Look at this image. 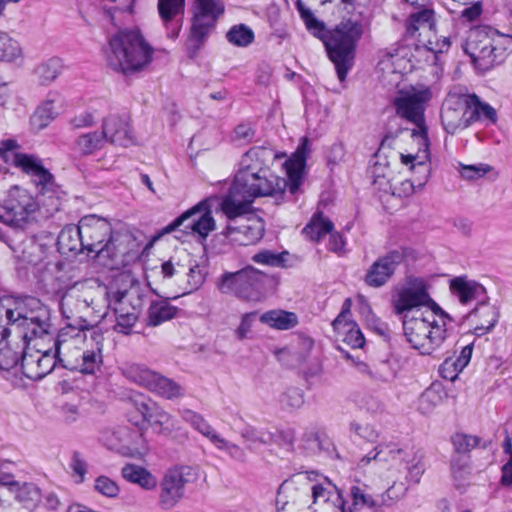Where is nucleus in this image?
<instances>
[{
	"mask_svg": "<svg viewBox=\"0 0 512 512\" xmlns=\"http://www.w3.org/2000/svg\"><path fill=\"white\" fill-rule=\"evenodd\" d=\"M350 307L351 300L346 299L342 312L333 322V327L344 344L351 348H362L365 339L358 325L350 319Z\"/></svg>",
	"mask_w": 512,
	"mask_h": 512,
	"instance_id": "30",
	"label": "nucleus"
},
{
	"mask_svg": "<svg viewBox=\"0 0 512 512\" xmlns=\"http://www.w3.org/2000/svg\"><path fill=\"white\" fill-rule=\"evenodd\" d=\"M402 261L403 254L399 251H392L378 258L367 270L365 275L366 284L376 288L383 286Z\"/></svg>",
	"mask_w": 512,
	"mask_h": 512,
	"instance_id": "28",
	"label": "nucleus"
},
{
	"mask_svg": "<svg viewBox=\"0 0 512 512\" xmlns=\"http://www.w3.org/2000/svg\"><path fill=\"white\" fill-rule=\"evenodd\" d=\"M21 337L9 339V331L2 325L0 329V369L9 370L13 368L23 355L24 343Z\"/></svg>",
	"mask_w": 512,
	"mask_h": 512,
	"instance_id": "33",
	"label": "nucleus"
},
{
	"mask_svg": "<svg viewBox=\"0 0 512 512\" xmlns=\"http://www.w3.org/2000/svg\"><path fill=\"white\" fill-rule=\"evenodd\" d=\"M416 126L417 129L401 131L383 142L387 143L391 157L397 159L403 168L408 172L416 171L420 174L418 185L424 186L430 175L429 143L424 124Z\"/></svg>",
	"mask_w": 512,
	"mask_h": 512,
	"instance_id": "4",
	"label": "nucleus"
},
{
	"mask_svg": "<svg viewBox=\"0 0 512 512\" xmlns=\"http://www.w3.org/2000/svg\"><path fill=\"white\" fill-rule=\"evenodd\" d=\"M414 172L415 175L411 179L401 180V171H398L396 181L392 182L388 193L397 195L399 197L411 195L414 192L416 186L420 187L418 185V179H420V174L417 173L416 171Z\"/></svg>",
	"mask_w": 512,
	"mask_h": 512,
	"instance_id": "54",
	"label": "nucleus"
},
{
	"mask_svg": "<svg viewBox=\"0 0 512 512\" xmlns=\"http://www.w3.org/2000/svg\"><path fill=\"white\" fill-rule=\"evenodd\" d=\"M349 498L347 512H374L378 506L377 495L365 483L357 482L352 485L349 490Z\"/></svg>",
	"mask_w": 512,
	"mask_h": 512,
	"instance_id": "32",
	"label": "nucleus"
},
{
	"mask_svg": "<svg viewBox=\"0 0 512 512\" xmlns=\"http://www.w3.org/2000/svg\"><path fill=\"white\" fill-rule=\"evenodd\" d=\"M64 68L63 60L59 57H51L40 63L34 70L38 82L41 85H49L55 81Z\"/></svg>",
	"mask_w": 512,
	"mask_h": 512,
	"instance_id": "45",
	"label": "nucleus"
},
{
	"mask_svg": "<svg viewBox=\"0 0 512 512\" xmlns=\"http://www.w3.org/2000/svg\"><path fill=\"white\" fill-rule=\"evenodd\" d=\"M185 0H158V12L162 21L167 24L172 21L179 22L184 13Z\"/></svg>",
	"mask_w": 512,
	"mask_h": 512,
	"instance_id": "50",
	"label": "nucleus"
},
{
	"mask_svg": "<svg viewBox=\"0 0 512 512\" xmlns=\"http://www.w3.org/2000/svg\"><path fill=\"white\" fill-rule=\"evenodd\" d=\"M413 68L410 49L405 46L391 48L378 63L381 81L388 86H398L403 75Z\"/></svg>",
	"mask_w": 512,
	"mask_h": 512,
	"instance_id": "21",
	"label": "nucleus"
},
{
	"mask_svg": "<svg viewBox=\"0 0 512 512\" xmlns=\"http://www.w3.org/2000/svg\"><path fill=\"white\" fill-rule=\"evenodd\" d=\"M10 2L17 3L18 0H0V15ZM23 58L24 52L20 42L10 34L0 31V60L12 63Z\"/></svg>",
	"mask_w": 512,
	"mask_h": 512,
	"instance_id": "39",
	"label": "nucleus"
},
{
	"mask_svg": "<svg viewBox=\"0 0 512 512\" xmlns=\"http://www.w3.org/2000/svg\"><path fill=\"white\" fill-rule=\"evenodd\" d=\"M107 287L96 279L74 283L61 299V308L67 317L103 318L109 308Z\"/></svg>",
	"mask_w": 512,
	"mask_h": 512,
	"instance_id": "6",
	"label": "nucleus"
},
{
	"mask_svg": "<svg viewBox=\"0 0 512 512\" xmlns=\"http://www.w3.org/2000/svg\"><path fill=\"white\" fill-rule=\"evenodd\" d=\"M417 40V54L420 55L422 53H427L428 55L426 57V61L431 63H436L437 54L447 51L450 46L448 38H439L437 36L435 27L431 29V33H422L421 36L417 38Z\"/></svg>",
	"mask_w": 512,
	"mask_h": 512,
	"instance_id": "37",
	"label": "nucleus"
},
{
	"mask_svg": "<svg viewBox=\"0 0 512 512\" xmlns=\"http://www.w3.org/2000/svg\"><path fill=\"white\" fill-rule=\"evenodd\" d=\"M450 290L462 304H468L485 293V288L481 284L462 277L451 280Z\"/></svg>",
	"mask_w": 512,
	"mask_h": 512,
	"instance_id": "40",
	"label": "nucleus"
},
{
	"mask_svg": "<svg viewBox=\"0 0 512 512\" xmlns=\"http://www.w3.org/2000/svg\"><path fill=\"white\" fill-rule=\"evenodd\" d=\"M18 144L16 141L8 139L0 143V157L7 163H12L23 172L30 175L37 186L45 188L51 181V174L43 168L38 160L27 154L16 151Z\"/></svg>",
	"mask_w": 512,
	"mask_h": 512,
	"instance_id": "20",
	"label": "nucleus"
},
{
	"mask_svg": "<svg viewBox=\"0 0 512 512\" xmlns=\"http://www.w3.org/2000/svg\"><path fill=\"white\" fill-rule=\"evenodd\" d=\"M56 357V353L51 354L49 351H32L30 343H28L27 349L23 350L21 357L23 373L30 379H41L53 370L56 364Z\"/></svg>",
	"mask_w": 512,
	"mask_h": 512,
	"instance_id": "26",
	"label": "nucleus"
},
{
	"mask_svg": "<svg viewBox=\"0 0 512 512\" xmlns=\"http://www.w3.org/2000/svg\"><path fill=\"white\" fill-rule=\"evenodd\" d=\"M152 48L136 30H122L109 39L107 62L123 74L143 70L151 61Z\"/></svg>",
	"mask_w": 512,
	"mask_h": 512,
	"instance_id": "7",
	"label": "nucleus"
},
{
	"mask_svg": "<svg viewBox=\"0 0 512 512\" xmlns=\"http://www.w3.org/2000/svg\"><path fill=\"white\" fill-rule=\"evenodd\" d=\"M239 235L235 237L243 245L254 244L259 241L264 234V222L255 214H250L241 218V224L235 229Z\"/></svg>",
	"mask_w": 512,
	"mask_h": 512,
	"instance_id": "38",
	"label": "nucleus"
},
{
	"mask_svg": "<svg viewBox=\"0 0 512 512\" xmlns=\"http://www.w3.org/2000/svg\"><path fill=\"white\" fill-rule=\"evenodd\" d=\"M62 108V98L57 93H50L38 106L31 117V124L36 130L45 128Z\"/></svg>",
	"mask_w": 512,
	"mask_h": 512,
	"instance_id": "34",
	"label": "nucleus"
},
{
	"mask_svg": "<svg viewBox=\"0 0 512 512\" xmlns=\"http://www.w3.org/2000/svg\"><path fill=\"white\" fill-rule=\"evenodd\" d=\"M196 2L193 33L201 38L214 25L217 18L223 14L224 5L222 0H196Z\"/></svg>",
	"mask_w": 512,
	"mask_h": 512,
	"instance_id": "29",
	"label": "nucleus"
},
{
	"mask_svg": "<svg viewBox=\"0 0 512 512\" xmlns=\"http://www.w3.org/2000/svg\"><path fill=\"white\" fill-rule=\"evenodd\" d=\"M184 227L185 232L196 233L201 237H206L215 228V221L211 216L209 201H203L184 212L176 218L171 224L163 229V233H170L178 227Z\"/></svg>",
	"mask_w": 512,
	"mask_h": 512,
	"instance_id": "23",
	"label": "nucleus"
},
{
	"mask_svg": "<svg viewBox=\"0 0 512 512\" xmlns=\"http://www.w3.org/2000/svg\"><path fill=\"white\" fill-rule=\"evenodd\" d=\"M463 369L464 368H460V366H458L457 361L452 358H448L440 366V373L443 378L454 381L457 378L459 372H461Z\"/></svg>",
	"mask_w": 512,
	"mask_h": 512,
	"instance_id": "64",
	"label": "nucleus"
},
{
	"mask_svg": "<svg viewBox=\"0 0 512 512\" xmlns=\"http://www.w3.org/2000/svg\"><path fill=\"white\" fill-rule=\"evenodd\" d=\"M432 98L429 87L424 85L404 86L394 98L397 114L415 125L424 124V111Z\"/></svg>",
	"mask_w": 512,
	"mask_h": 512,
	"instance_id": "17",
	"label": "nucleus"
},
{
	"mask_svg": "<svg viewBox=\"0 0 512 512\" xmlns=\"http://www.w3.org/2000/svg\"><path fill=\"white\" fill-rule=\"evenodd\" d=\"M183 494L184 487L167 472L160 482L158 505L163 510H171L179 503Z\"/></svg>",
	"mask_w": 512,
	"mask_h": 512,
	"instance_id": "36",
	"label": "nucleus"
},
{
	"mask_svg": "<svg viewBox=\"0 0 512 512\" xmlns=\"http://www.w3.org/2000/svg\"><path fill=\"white\" fill-rule=\"evenodd\" d=\"M377 161L372 167L371 174L373 184L385 193L389 192L392 182L396 181L397 172L402 165L395 158L391 157V151L387 143H382L376 155Z\"/></svg>",
	"mask_w": 512,
	"mask_h": 512,
	"instance_id": "24",
	"label": "nucleus"
},
{
	"mask_svg": "<svg viewBox=\"0 0 512 512\" xmlns=\"http://www.w3.org/2000/svg\"><path fill=\"white\" fill-rule=\"evenodd\" d=\"M260 321L274 329L289 330L298 324V317L293 312L276 309L263 313Z\"/></svg>",
	"mask_w": 512,
	"mask_h": 512,
	"instance_id": "43",
	"label": "nucleus"
},
{
	"mask_svg": "<svg viewBox=\"0 0 512 512\" xmlns=\"http://www.w3.org/2000/svg\"><path fill=\"white\" fill-rule=\"evenodd\" d=\"M136 409L158 433H170L174 428L172 416L151 399L135 400Z\"/></svg>",
	"mask_w": 512,
	"mask_h": 512,
	"instance_id": "31",
	"label": "nucleus"
},
{
	"mask_svg": "<svg viewBox=\"0 0 512 512\" xmlns=\"http://www.w3.org/2000/svg\"><path fill=\"white\" fill-rule=\"evenodd\" d=\"M317 475L314 473H298L285 480L278 489L277 504L282 509L292 511L294 508L306 506L311 500Z\"/></svg>",
	"mask_w": 512,
	"mask_h": 512,
	"instance_id": "18",
	"label": "nucleus"
},
{
	"mask_svg": "<svg viewBox=\"0 0 512 512\" xmlns=\"http://www.w3.org/2000/svg\"><path fill=\"white\" fill-rule=\"evenodd\" d=\"M103 140V134H98L96 132L84 134L78 138L77 147L82 153L90 154L101 146Z\"/></svg>",
	"mask_w": 512,
	"mask_h": 512,
	"instance_id": "58",
	"label": "nucleus"
},
{
	"mask_svg": "<svg viewBox=\"0 0 512 512\" xmlns=\"http://www.w3.org/2000/svg\"><path fill=\"white\" fill-rule=\"evenodd\" d=\"M103 337L92 330L68 325L55 342L56 355L63 367L82 373H93L100 362Z\"/></svg>",
	"mask_w": 512,
	"mask_h": 512,
	"instance_id": "3",
	"label": "nucleus"
},
{
	"mask_svg": "<svg viewBox=\"0 0 512 512\" xmlns=\"http://www.w3.org/2000/svg\"><path fill=\"white\" fill-rule=\"evenodd\" d=\"M176 314V308L166 302L153 303L148 310V324L158 326L172 319Z\"/></svg>",
	"mask_w": 512,
	"mask_h": 512,
	"instance_id": "52",
	"label": "nucleus"
},
{
	"mask_svg": "<svg viewBox=\"0 0 512 512\" xmlns=\"http://www.w3.org/2000/svg\"><path fill=\"white\" fill-rule=\"evenodd\" d=\"M258 271L249 266L237 272L224 273L218 281V289L224 294H234L246 301H260V294L254 290Z\"/></svg>",
	"mask_w": 512,
	"mask_h": 512,
	"instance_id": "22",
	"label": "nucleus"
},
{
	"mask_svg": "<svg viewBox=\"0 0 512 512\" xmlns=\"http://www.w3.org/2000/svg\"><path fill=\"white\" fill-rule=\"evenodd\" d=\"M102 134L111 143L121 147L135 144V136L128 115H109L103 122Z\"/></svg>",
	"mask_w": 512,
	"mask_h": 512,
	"instance_id": "27",
	"label": "nucleus"
},
{
	"mask_svg": "<svg viewBox=\"0 0 512 512\" xmlns=\"http://www.w3.org/2000/svg\"><path fill=\"white\" fill-rule=\"evenodd\" d=\"M126 376L138 385L165 399L173 400L183 396V388L180 384L143 366H130L126 370Z\"/></svg>",
	"mask_w": 512,
	"mask_h": 512,
	"instance_id": "19",
	"label": "nucleus"
},
{
	"mask_svg": "<svg viewBox=\"0 0 512 512\" xmlns=\"http://www.w3.org/2000/svg\"><path fill=\"white\" fill-rule=\"evenodd\" d=\"M309 141L304 138L292 157L284 163L288 181L269 171L270 164L278 157L271 149L252 148L239 162L229 195L222 202V210L229 217L246 213L256 197L281 195L287 187L292 194L298 192L303 182Z\"/></svg>",
	"mask_w": 512,
	"mask_h": 512,
	"instance_id": "1",
	"label": "nucleus"
},
{
	"mask_svg": "<svg viewBox=\"0 0 512 512\" xmlns=\"http://www.w3.org/2000/svg\"><path fill=\"white\" fill-rule=\"evenodd\" d=\"M451 475L457 489L465 488L471 479V469L466 456L456 455L451 462Z\"/></svg>",
	"mask_w": 512,
	"mask_h": 512,
	"instance_id": "49",
	"label": "nucleus"
},
{
	"mask_svg": "<svg viewBox=\"0 0 512 512\" xmlns=\"http://www.w3.org/2000/svg\"><path fill=\"white\" fill-rule=\"evenodd\" d=\"M459 173L461 177L468 181L478 180L490 173L497 177V173L494 172V168L485 163H478L473 165L460 164Z\"/></svg>",
	"mask_w": 512,
	"mask_h": 512,
	"instance_id": "53",
	"label": "nucleus"
},
{
	"mask_svg": "<svg viewBox=\"0 0 512 512\" xmlns=\"http://www.w3.org/2000/svg\"><path fill=\"white\" fill-rule=\"evenodd\" d=\"M152 290L168 298H177L197 290L205 280V273L190 253L183 250L154 268L148 275Z\"/></svg>",
	"mask_w": 512,
	"mask_h": 512,
	"instance_id": "2",
	"label": "nucleus"
},
{
	"mask_svg": "<svg viewBox=\"0 0 512 512\" xmlns=\"http://www.w3.org/2000/svg\"><path fill=\"white\" fill-rule=\"evenodd\" d=\"M39 204L33 196L20 186H13L4 201L0 220L12 227L23 228L35 219Z\"/></svg>",
	"mask_w": 512,
	"mask_h": 512,
	"instance_id": "14",
	"label": "nucleus"
},
{
	"mask_svg": "<svg viewBox=\"0 0 512 512\" xmlns=\"http://www.w3.org/2000/svg\"><path fill=\"white\" fill-rule=\"evenodd\" d=\"M435 317H430V327L425 329V334H430L434 338L435 328L439 327L444 334L441 335L439 349L442 348L453 335L452 318L439 306L435 309Z\"/></svg>",
	"mask_w": 512,
	"mask_h": 512,
	"instance_id": "44",
	"label": "nucleus"
},
{
	"mask_svg": "<svg viewBox=\"0 0 512 512\" xmlns=\"http://www.w3.org/2000/svg\"><path fill=\"white\" fill-rule=\"evenodd\" d=\"M184 487L188 483L197 481L199 477V467L196 465L181 466L178 469L168 471Z\"/></svg>",
	"mask_w": 512,
	"mask_h": 512,
	"instance_id": "57",
	"label": "nucleus"
},
{
	"mask_svg": "<svg viewBox=\"0 0 512 512\" xmlns=\"http://www.w3.org/2000/svg\"><path fill=\"white\" fill-rule=\"evenodd\" d=\"M121 475L144 491H153L158 485L157 478L150 471L136 464H126L121 470Z\"/></svg>",
	"mask_w": 512,
	"mask_h": 512,
	"instance_id": "42",
	"label": "nucleus"
},
{
	"mask_svg": "<svg viewBox=\"0 0 512 512\" xmlns=\"http://www.w3.org/2000/svg\"><path fill=\"white\" fill-rule=\"evenodd\" d=\"M332 223L321 214L312 217L303 229V233L312 241H319L327 233L332 231Z\"/></svg>",
	"mask_w": 512,
	"mask_h": 512,
	"instance_id": "51",
	"label": "nucleus"
},
{
	"mask_svg": "<svg viewBox=\"0 0 512 512\" xmlns=\"http://www.w3.org/2000/svg\"><path fill=\"white\" fill-rule=\"evenodd\" d=\"M5 315L7 324H11L20 329L23 333L22 340L29 337V333L34 336H41L47 333L49 312L42 303L35 298H28L22 303L17 304L14 309H6L0 306V316Z\"/></svg>",
	"mask_w": 512,
	"mask_h": 512,
	"instance_id": "11",
	"label": "nucleus"
},
{
	"mask_svg": "<svg viewBox=\"0 0 512 512\" xmlns=\"http://www.w3.org/2000/svg\"><path fill=\"white\" fill-rule=\"evenodd\" d=\"M227 39L230 43L236 46L246 47L253 42L254 33L248 26L239 24L233 26L228 31Z\"/></svg>",
	"mask_w": 512,
	"mask_h": 512,
	"instance_id": "55",
	"label": "nucleus"
},
{
	"mask_svg": "<svg viewBox=\"0 0 512 512\" xmlns=\"http://www.w3.org/2000/svg\"><path fill=\"white\" fill-rule=\"evenodd\" d=\"M94 489L100 494L111 498L116 497L120 491L117 483L106 476L96 478Z\"/></svg>",
	"mask_w": 512,
	"mask_h": 512,
	"instance_id": "60",
	"label": "nucleus"
},
{
	"mask_svg": "<svg viewBox=\"0 0 512 512\" xmlns=\"http://www.w3.org/2000/svg\"><path fill=\"white\" fill-rule=\"evenodd\" d=\"M425 471V465L421 455L413 452L405 466L406 479L414 483H419L421 476Z\"/></svg>",
	"mask_w": 512,
	"mask_h": 512,
	"instance_id": "56",
	"label": "nucleus"
},
{
	"mask_svg": "<svg viewBox=\"0 0 512 512\" xmlns=\"http://www.w3.org/2000/svg\"><path fill=\"white\" fill-rule=\"evenodd\" d=\"M470 101V118L476 115L478 118L485 117L489 120H495V110L489 105L480 103L476 98H469Z\"/></svg>",
	"mask_w": 512,
	"mask_h": 512,
	"instance_id": "63",
	"label": "nucleus"
},
{
	"mask_svg": "<svg viewBox=\"0 0 512 512\" xmlns=\"http://www.w3.org/2000/svg\"><path fill=\"white\" fill-rule=\"evenodd\" d=\"M470 112V101L468 97L458 95H449L442 106L441 119L445 129L449 133H454L459 128H465L470 116L466 117Z\"/></svg>",
	"mask_w": 512,
	"mask_h": 512,
	"instance_id": "25",
	"label": "nucleus"
},
{
	"mask_svg": "<svg viewBox=\"0 0 512 512\" xmlns=\"http://www.w3.org/2000/svg\"><path fill=\"white\" fill-rule=\"evenodd\" d=\"M362 34L357 22H341L325 42L330 60L335 64L340 81H344L354 57L355 44Z\"/></svg>",
	"mask_w": 512,
	"mask_h": 512,
	"instance_id": "10",
	"label": "nucleus"
},
{
	"mask_svg": "<svg viewBox=\"0 0 512 512\" xmlns=\"http://www.w3.org/2000/svg\"><path fill=\"white\" fill-rule=\"evenodd\" d=\"M430 317H435V310L425 309V311L412 310L410 314L403 317L404 335L413 348L419 350L422 354H432L439 349V342L443 331L437 327L434 331V338L430 334H425V329L430 327Z\"/></svg>",
	"mask_w": 512,
	"mask_h": 512,
	"instance_id": "13",
	"label": "nucleus"
},
{
	"mask_svg": "<svg viewBox=\"0 0 512 512\" xmlns=\"http://www.w3.org/2000/svg\"><path fill=\"white\" fill-rule=\"evenodd\" d=\"M113 310L116 323L114 329L128 334L138 320L144 304L145 288L139 279L128 270L119 273L114 280Z\"/></svg>",
	"mask_w": 512,
	"mask_h": 512,
	"instance_id": "8",
	"label": "nucleus"
},
{
	"mask_svg": "<svg viewBox=\"0 0 512 512\" xmlns=\"http://www.w3.org/2000/svg\"><path fill=\"white\" fill-rule=\"evenodd\" d=\"M498 318V309L488 303L479 304L469 315V319L474 324V334L478 336L489 333L496 325Z\"/></svg>",
	"mask_w": 512,
	"mask_h": 512,
	"instance_id": "35",
	"label": "nucleus"
},
{
	"mask_svg": "<svg viewBox=\"0 0 512 512\" xmlns=\"http://www.w3.org/2000/svg\"><path fill=\"white\" fill-rule=\"evenodd\" d=\"M392 305L396 314H410L412 310L425 311L435 309L438 305L430 297L426 283L419 278L409 279L395 288Z\"/></svg>",
	"mask_w": 512,
	"mask_h": 512,
	"instance_id": "15",
	"label": "nucleus"
},
{
	"mask_svg": "<svg viewBox=\"0 0 512 512\" xmlns=\"http://www.w3.org/2000/svg\"><path fill=\"white\" fill-rule=\"evenodd\" d=\"M79 225L82 249L93 253L98 264L117 269L122 263V250L110 222L96 215H88L80 220Z\"/></svg>",
	"mask_w": 512,
	"mask_h": 512,
	"instance_id": "5",
	"label": "nucleus"
},
{
	"mask_svg": "<svg viewBox=\"0 0 512 512\" xmlns=\"http://www.w3.org/2000/svg\"><path fill=\"white\" fill-rule=\"evenodd\" d=\"M8 245L18 260L40 266L38 272L43 282H48L50 277L59 270V263L49 259V247L37 242L34 238H25L21 241L11 239Z\"/></svg>",
	"mask_w": 512,
	"mask_h": 512,
	"instance_id": "16",
	"label": "nucleus"
},
{
	"mask_svg": "<svg viewBox=\"0 0 512 512\" xmlns=\"http://www.w3.org/2000/svg\"><path fill=\"white\" fill-rule=\"evenodd\" d=\"M446 397V393L440 384H432L420 396L419 410L423 414L432 412L440 406Z\"/></svg>",
	"mask_w": 512,
	"mask_h": 512,
	"instance_id": "47",
	"label": "nucleus"
},
{
	"mask_svg": "<svg viewBox=\"0 0 512 512\" xmlns=\"http://www.w3.org/2000/svg\"><path fill=\"white\" fill-rule=\"evenodd\" d=\"M464 50L485 71L501 63L512 51V37L488 26L477 27L470 31Z\"/></svg>",
	"mask_w": 512,
	"mask_h": 512,
	"instance_id": "9",
	"label": "nucleus"
},
{
	"mask_svg": "<svg viewBox=\"0 0 512 512\" xmlns=\"http://www.w3.org/2000/svg\"><path fill=\"white\" fill-rule=\"evenodd\" d=\"M281 403L285 407L298 409L304 404V394L299 388H289L281 396Z\"/></svg>",
	"mask_w": 512,
	"mask_h": 512,
	"instance_id": "61",
	"label": "nucleus"
},
{
	"mask_svg": "<svg viewBox=\"0 0 512 512\" xmlns=\"http://www.w3.org/2000/svg\"><path fill=\"white\" fill-rule=\"evenodd\" d=\"M58 248L61 253L75 252L82 248L80 238V225L77 227L67 226L58 236Z\"/></svg>",
	"mask_w": 512,
	"mask_h": 512,
	"instance_id": "48",
	"label": "nucleus"
},
{
	"mask_svg": "<svg viewBox=\"0 0 512 512\" xmlns=\"http://www.w3.org/2000/svg\"><path fill=\"white\" fill-rule=\"evenodd\" d=\"M435 27L434 13L432 10L423 9L413 13L407 23V31L412 36L420 37L422 33H431Z\"/></svg>",
	"mask_w": 512,
	"mask_h": 512,
	"instance_id": "46",
	"label": "nucleus"
},
{
	"mask_svg": "<svg viewBox=\"0 0 512 512\" xmlns=\"http://www.w3.org/2000/svg\"><path fill=\"white\" fill-rule=\"evenodd\" d=\"M409 456H413V451L404 450L396 447H386L379 450L372 458L378 467L387 472L386 478L392 480V485L387 488L385 497L388 500L398 501L404 497L407 487L403 483L397 484L405 472L406 463ZM371 461L369 457H363L359 463L364 467Z\"/></svg>",
	"mask_w": 512,
	"mask_h": 512,
	"instance_id": "12",
	"label": "nucleus"
},
{
	"mask_svg": "<svg viewBox=\"0 0 512 512\" xmlns=\"http://www.w3.org/2000/svg\"><path fill=\"white\" fill-rule=\"evenodd\" d=\"M452 442L459 455L460 453H467L471 449L475 448L478 445L479 440L477 437L472 435L457 433L452 437Z\"/></svg>",
	"mask_w": 512,
	"mask_h": 512,
	"instance_id": "59",
	"label": "nucleus"
},
{
	"mask_svg": "<svg viewBox=\"0 0 512 512\" xmlns=\"http://www.w3.org/2000/svg\"><path fill=\"white\" fill-rule=\"evenodd\" d=\"M213 445L219 450L226 451L231 458L238 461H245L246 453L240 446L229 442L223 437L219 436V442H215Z\"/></svg>",
	"mask_w": 512,
	"mask_h": 512,
	"instance_id": "62",
	"label": "nucleus"
},
{
	"mask_svg": "<svg viewBox=\"0 0 512 512\" xmlns=\"http://www.w3.org/2000/svg\"><path fill=\"white\" fill-rule=\"evenodd\" d=\"M341 492L329 479L324 478L322 481H316L315 489H313L311 500L312 504L309 506L308 511L314 510L317 507L328 505L331 502L341 500Z\"/></svg>",
	"mask_w": 512,
	"mask_h": 512,
	"instance_id": "41",
	"label": "nucleus"
}]
</instances>
